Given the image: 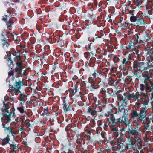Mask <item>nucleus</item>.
<instances>
[{"label":"nucleus","mask_w":153,"mask_h":153,"mask_svg":"<svg viewBox=\"0 0 153 153\" xmlns=\"http://www.w3.org/2000/svg\"><path fill=\"white\" fill-rule=\"evenodd\" d=\"M3 107L2 108H4V109L3 110L4 111L7 113H8V115H4L3 117L1 118L2 122L6 123L8 122H10L11 121L10 117L15 116L14 109L13 108L12 111L10 113H9L8 112V105L4 104Z\"/></svg>","instance_id":"nucleus-1"},{"label":"nucleus","mask_w":153,"mask_h":153,"mask_svg":"<svg viewBox=\"0 0 153 153\" xmlns=\"http://www.w3.org/2000/svg\"><path fill=\"white\" fill-rule=\"evenodd\" d=\"M7 55V61L8 62V63H10L9 65V67L11 66V65H13L14 64V61H13L12 59V57L13 56H14L13 58V60L16 59L18 58L19 57L21 56L20 53H19V52H16V53H8L6 52Z\"/></svg>","instance_id":"nucleus-2"},{"label":"nucleus","mask_w":153,"mask_h":153,"mask_svg":"<svg viewBox=\"0 0 153 153\" xmlns=\"http://www.w3.org/2000/svg\"><path fill=\"white\" fill-rule=\"evenodd\" d=\"M146 111L145 110H142L139 114V118L143 122H145L146 123H149L150 122V119L149 117H146L145 113Z\"/></svg>","instance_id":"nucleus-3"},{"label":"nucleus","mask_w":153,"mask_h":153,"mask_svg":"<svg viewBox=\"0 0 153 153\" xmlns=\"http://www.w3.org/2000/svg\"><path fill=\"white\" fill-rule=\"evenodd\" d=\"M131 64L132 61L128 60L127 59H126V58H123V59L121 60L120 66V67H131Z\"/></svg>","instance_id":"nucleus-4"},{"label":"nucleus","mask_w":153,"mask_h":153,"mask_svg":"<svg viewBox=\"0 0 153 153\" xmlns=\"http://www.w3.org/2000/svg\"><path fill=\"white\" fill-rule=\"evenodd\" d=\"M7 15H5V17L2 18V20L4 22H5L6 23V25L7 26V28L9 27H12V26L13 25L14 22V20L12 18H10L9 19L8 21L7 20Z\"/></svg>","instance_id":"nucleus-5"},{"label":"nucleus","mask_w":153,"mask_h":153,"mask_svg":"<svg viewBox=\"0 0 153 153\" xmlns=\"http://www.w3.org/2000/svg\"><path fill=\"white\" fill-rule=\"evenodd\" d=\"M128 133L132 135H134L135 137H136V136H139L140 134V131L138 127L134 129L129 130Z\"/></svg>","instance_id":"nucleus-6"},{"label":"nucleus","mask_w":153,"mask_h":153,"mask_svg":"<svg viewBox=\"0 0 153 153\" xmlns=\"http://www.w3.org/2000/svg\"><path fill=\"white\" fill-rule=\"evenodd\" d=\"M14 64L12 65V66L16 65L18 67H22L23 64V61L21 60V56L18 58L14 60Z\"/></svg>","instance_id":"nucleus-7"},{"label":"nucleus","mask_w":153,"mask_h":153,"mask_svg":"<svg viewBox=\"0 0 153 153\" xmlns=\"http://www.w3.org/2000/svg\"><path fill=\"white\" fill-rule=\"evenodd\" d=\"M104 35L103 32L102 31H101L100 32L97 31V33L95 34V36L93 38L94 41V40H97L98 39H102V37Z\"/></svg>","instance_id":"nucleus-8"},{"label":"nucleus","mask_w":153,"mask_h":153,"mask_svg":"<svg viewBox=\"0 0 153 153\" xmlns=\"http://www.w3.org/2000/svg\"><path fill=\"white\" fill-rule=\"evenodd\" d=\"M120 57L119 55H115L113 58V61L116 65L120 67V63L121 61H120L119 57Z\"/></svg>","instance_id":"nucleus-9"},{"label":"nucleus","mask_w":153,"mask_h":153,"mask_svg":"<svg viewBox=\"0 0 153 153\" xmlns=\"http://www.w3.org/2000/svg\"><path fill=\"white\" fill-rule=\"evenodd\" d=\"M145 24V23L143 17L140 19H137L136 23H134V24L135 26L136 25L137 26H144Z\"/></svg>","instance_id":"nucleus-10"},{"label":"nucleus","mask_w":153,"mask_h":153,"mask_svg":"<svg viewBox=\"0 0 153 153\" xmlns=\"http://www.w3.org/2000/svg\"><path fill=\"white\" fill-rule=\"evenodd\" d=\"M146 8L149 10L148 12V14L150 15L153 14V3H149L147 6Z\"/></svg>","instance_id":"nucleus-11"},{"label":"nucleus","mask_w":153,"mask_h":153,"mask_svg":"<svg viewBox=\"0 0 153 153\" xmlns=\"http://www.w3.org/2000/svg\"><path fill=\"white\" fill-rule=\"evenodd\" d=\"M134 146L136 147L137 145L138 146V147L137 148L136 147L135 149H134V150H138V149H139L140 147L142 145V143L141 141V140L140 139V138H138L135 140V143H134Z\"/></svg>","instance_id":"nucleus-12"},{"label":"nucleus","mask_w":153,"mask_h":153,"mask_svg":"<svg viewBox=\"0 0 153 153\" xmlns=\"http://www.w3.org/2000/svg\"><path fill=\"white\" fill-rule=\"evenodd\" d=\"M134 45L133 43H129L126 44L125 48L127 50L131 51H133L134 48Z\"/></svg>","instance_id":"nucleus-13"},{"label":"nucleus","mask_w":153,"mask_h":153,"mask_svg":"<svg viewBox=\"0 0 153 153\" xmlns=\"http://www.w3.org/2000/svg\"><path fill=\"white\" fill-rule=\"evenodd\" d=\"M143 123H144L145 124L144 126V128L143 129L144 131L147 132L148 131H151L152 128L150 124L151 121L148 123H146L145 122H143Z\"/></svg>","instance_id":"nucleus-14"},{"label":"nucleus","mask_w":153,"mask_h":153,"mask_svg":"<svg viewBox=\"0 0 153 153\" xmlns=\"http://www.w3.org/2000/svg\"><path fill=\"white\" fill-rule=\"evenodd\" d=\"M22 82L21 81H19L18 82H16V84L14 85V86H12L11 87H10L11 85H10V87L11 88H14V89H16L17 90H19L20 88V87L21 86Z\"/></svg>","instance_id":"nucleus-15"},{"label":"nucleus","mask_w":153,"mask_h":153,"mask_svg":"<svg viewBox=\"0 0 153 153\" xmlns=\"http://www.w3.org/2000/svg\"><path fill=\"white\" fill-rule=\"evenodd\" d=\"M63 104V109L65 112H66L67 111L71 110V109L69 107V104L66 105L65 102H64Z\"/></svg>","instance_id":"nucleus-16"},{"label":"nucleus","mask_w":153,"mask_h":153,"mask_svg":"<svg viewBox=\"0 0 153 153\" xmlns=\"http://www.w3.org/2000/svg\"><path fill=\"white\" fill-rule=\"evenodd\" d=\"M137 18V16H134L133 13H132L130 19L131 22L134 23L136 21Z\"/></svg>","instance_id":"nucleus-17"},{"label":"nucleus","mask_w":153,"mask_h":153,"mask_svg":"<svg viewBox=\"0 0 153 153\" xmlns=\"http://www.w3.org/2000/svg\"><path fill=\"white\" fill-rule=\"evenodd\" d=\"M1 40L3 42L2 43L3 47L4 48H8L10 45L8 42L6 40H4V39H2Z\"/></svg>","instance_id":"nucleus-18"},{"label":"nucleus","mask_w":153,"mask_h":153,"mask_svg":"<svg viewBox=\"0 0 153 153\" xmlns=\"http://www.w3.org/2000/svg\"><path fill=\"white\" fill-rule=\"evenodd\" d=\"M25 97V95L21 94V95L19 98V100L21 101L20 103L22 105H23L24 103Z\"/></svg>","instance_id":"nucleus-19"},{"label":"nucleus","mask_w":153,"mask_h":153,"mask_svg":"<svg viewBox=\"0 0 153 153\" xmlns=\"http://www.w3.org/2000/svg\"><path fill=\"white\" fill-rule=\"evenodd\" d=\"M146 54L149 55L150 60L151 61H152L153 60V51H149L148 52H147Z\"/></svg>","instance_id":"nucleus-20"},{"label":"nucleus","mask_w":153,"mask_h":153,"mask_svg":"<svg viewBox=\"0 0 153 153\" xmlns=\"http://www.w3.org/2000/svg\"><path fill=\"white\" fill-rule=\"evenodd\" d=\"M110 123H111V126H113L116 124V123L117 122L116 120L114 118H112L110 120L109 122Z\"/></svg>","instance_id":"nucleus-21"},{"label":"nucleus","mask_w":153,"mask_h":153,"mask_svg":"<svg viewBox=\"0 0 153 153\" xmlns=\"http://www.w3.org/2000/svg\"><path fill=\"white\" fill-rule=\"evenodd\" d=\"M134 51H135V52H133V53L134 54L136 53L137 56H139L140 54L139 53V51L138 49L137 48H135V47L134 46V48L133 49Z\"/></svg>","instance_id":"nucleus-22"},{"label":"nucleus","mask_w":153,"mask_h":153,"mask_svg":"<svg viewBox=\"0 0 153 153\" xmlns=\"http://www.w3.org/2000/svg\"><path fill=\"white\" fill-rule=\"evenodd\" d=\"M79 64V67L80 66L82 67L83 66H84V67H86V66L85 65H84V61L82 60H81L79 61V62L78 63Z\"/></svg>","instance_id":"nucleus-23"},{"label":"nucleus","mask_w":153,"mask_h":153,"mask_svg":"<svg viewBox=\"0 0 153 153\" xmlns=\"http://www.w3.org/2000/svg\"><path fill=\"white\" fill-rule=\"evenodd\" d=\"M8 76H9V78L10 77H12L11 78H13V70H12V68H11V70L10 71L8 72Z\"/></svg>","instance_id":"nucleus-24"},{"label":"nucleus","mask_w":153,"mask_h":153,"mask_svg":"<svg viewBox=\"0 0 153 153\" xmlns=\"http://www.w3.org/2000/svg\"><path fill=\"white\" fill-rule=\"evenodd\" d=\"M132 116L133 117H137L139 116V115L136 111H134L132 113Z\"/></svg>","instance_id":"nucleus-25"},{"label":"nucleus","mask_w":153,"mask_h":153,"mask_svg":"<svg viewBox=\"0 0 153 153\" xmlns=\"http://www.w3.org/2000/svg\"><path fill=\"white\" fill-rule=\"evenodd\" d=\"M97 53H101L103 55H105V51L99 49L97 50Z\"/></svg>","instance_id":"nucleus-26"},{"label":"nucleus","mask_w":153,"mask_h":153,"mask_svg":"<svg viewBox=\"0 0 153 153\" xmlns=\"http://www.w3.org/2000/svg\"><path fill=\"white\" fill-rule=\"evenodd\" d=\"M132 56H133L132 54H129L128 55V56L126 58L128 60L131 61V60L133 58Z\"/></svg>","instance_id":"nucleus-27"},{"label":"nucleus","mask_w":153,"mask_h":153,"mask_svg":"<svg viewBox=\"0 0 153 153\" xmlns=\"http://www.w3.org/2000/svg\"><path fill=\"white\" fill-rule=\"evenodd\" d=\"M134 41H136V42H138V41H141V40H140V39H139V36L138 34H136L134 36Z\"/></svg>","instance_id":"nucleus-28"},{"label":"nucleus","mask_w":153,"mask_h":153,"mask_svg":"<svg viewBox=\"0 0 153 153\" xmlns=\"http://www.w3.org/2000/svg\"><path fill=\"white\" fill-rule=\"evenodd\" d=\"M17 109L22 114L24 112V109L22 107H18L17 108Z\"/></svg>","instance_id":"nucleus-29"},{"label":"nucleus","mask_w":153,"mask_h":153,"mask_svg":"<svg viewBox=\"0 0 153 153\" xmlns=\"http://www.w3.org/2000/svg\"><path fill=\"white\" fill-rule=\"evenodd\" d=\"M90 15V17L91 19H94L96 17V14L93 13H91L89 14Z\"/></svg>","instance_id":"nucleus-30"},{"label":"nucleus","mask_w":153,"mask_h":153,"mask_svg":"<svg viewBox=\"0 0 153 153\" xmlns=\"http://www.w3.org/2000/svg\"><path fill=\"white\" fill-rule=\"evenodd\" d=\"M139 64V63L136 61H134L133 63V67H141L138 65Z\"/></svg>","instance_id":"nucleus-31"},{"label":"nucleus","mask_w":153,"mask_h":153,"mask_svg":"<svg viewBox=\"0 0 153 153\" xmlns=\"http://www.w3.org/2000/svg\"><path fill=\"white\" fill-rule=\"evenodd\" d=\"M123 117H122L116 120L117 122L121 123L123 121Z\"/></svg>","instance_id":"nucleus-32"},{"label":"nucleus","mask_w":153,"mask_h":153,"mask_svg":"<svg viewBox=\"0 0 153 153\" xmlns=\"http://www.w3.org/2000/svg\"><path fill=\"white\" fill-rule=\"evenodd\" d=\"M133 146H134V144H133L132 143L130 144H128V145H127L126 146V148L128 149H131L133 147Z\"/></svg>","instance_id":"nucleus-33"},{"label":"nucleus","mask_w":153,"mask_h":153,"mask_svg":"<svg viewBox=\"0 0 153 153\" xmlns=\"http://www.w3.org/2000/svg\"><path fill=\"white\" fill-rule=\"evenodd\" d=\"M12 90H13V93H14L16 95L18 94V91H19V92H20V91H19V90H16L14 88H12Z\"/></svg>","instance_id":"nucleus-34"},{"label":"nucleus","mask_w":153,"mask_h":153,"mask_svg":"<svg viewBox=\"0 0 153 153\" xmlns=\"http://www.w3.org/2000/svg\"><path fill=\"white\" fill-rule=\"evenodd\" d=\"M130 51L129 50H126L125 51L123 52H122L124 56H126L127 54L129 53V52Z\"/></svg>","instance_id":"nucleus-35"},{"label":"nucleus","mask_w":153,"mask_h":153,"mask_svg":"<svg viewBox=\"0 0 153 153\" xmlns=\"http://www.w3.org/2000/svg\"><path fill=\"white\" fill-rule=\"evenodd\" d=\"M118 127L120 128V127H118L116 129H115V131H118L119 130H120V131L122 132L124 131H125V130L123 128H120L119 130L118 129Z\"/></svg>","instance_id":"nucleus-36"},{"label":"nucleus","mask_w":153,"mask_h":153,"mask_svg":"<svg viewBox=\"0 0 153 153\" xmlns=\"http://www.w3.org/2000/svg\"><path fill=\"white\" fill-rule=\"evenodd\" d=\"M87 53H88V56H89V58H90L91 56V58H92L94 55V53L92 52H91L90 53L88 52Z\"/></svg>","instance_id":"nucleus-37"},{"label":"nucleus","mask_w":153,"mask_h":153,"mask_svg":"<svg viewBox=\"0 0 153 153\" xmlns=\"http://www.w3.org/2000/svg\"><path fill=\"white\" fill-rule=\"evenodd\" d=\"M129 23L128 22H125L124 23V25L125 27V28H127L128 27H129L128 25H129Z\"/></svg>","instance_id":"nucleus-38"},{"label":"nucleus","mask_w":153,"mask_h":153,"mask_svg":"<svg viewBox=\"0 0 153 153\" xmlns=\"http://www.w3.org/2000/svg\"><path fill=\"white\" fill-rule=\"evenodd\" d=\"M9 53H16V51L14 48H12L10 50V51H9Z\"/></svg>","instance_id":"nucleus-39"},{"label":"nucleus","mask_w":153,"mask_h":153,"mask_svg":"<svg viewBox=\"0 0 153 153\" xmlns=\"http://www.w3.org/2000/svg\"><path fill=\"white\" fill-rule=\"evenodd\" d=\"M122 20L120 21V23H121V26H119L120 27H121V28H125V27L124 25V23H123L122 22Z\"/></svg>","instance_id":"nucleus-40"},{"label":"nucleus","mask_w":153,"mask_h":153,"mask_svg":"<svg viewBox=\"0 0 153 153\" xmlns=\"http://www.w3.org/2000/svg\"><path fill=\"white\" fill-rule=\"evenodd\" d=\"M143 0H136V1L138 4H141Z\"/></svg>","instance_id":"nucleus-41"},{"label":"nucleus","mask_w":153,"mask_h":153,"mask_svg":"<svg viewBox=\"0 0 153 153\" xmlns=\"http://www.w3.org/2000/svg\"><path fill=\"white\" fill-rule=\"evenodd\" d=\"M1 34L3 36H4L6 34L4 32V30H3L2 31V32L1 33Z\"/></svg>","instance_id":"nucleus-42"},{"label":"nucleus","mask_w":153,"mask_h":153,"mask_svg":"<svg viewBox=\"0 0 153 153\" xmlns=\"http://www.w3.org/2000/svg\"><path fill=\"white\" fill-rule=\"evenodd\" d=\"M95 8V7L93 5H92L90 7V10L91 11H92L94 10V9Z\"/></svg>","instance_id":"nucleus-43"},{"label":"nucleus","mask_w":153,"mask_h":153,"mask_svg":"<svg viewBox=\"0 0 153 153\" xmlns=\"http://www.w3.org/2000/svg\"><path fill=\"white\" fill-rule=\"evenodd\" d=\"M145 51H147V52H148L149 51H151V50H149V48L148 47H147L146 48H145Z\"/></svg>","instance_id":"nucleus-44"},{"label":"nucleus","mask_w":153,"mask_h":153,"mask_svg":"<svg viewBox=\"0 0 153 153\" xmlns=\"http://www.w3.org/2000/svg\"><path fill=\"white\" fill-rule=\"evenodd\" d=\"M56 39H59V40H62V38L58 36H56V38H55Z\"/></svg>","instance_id":"nucleus-45"},{"label":"nucleus","mask_w":153,"mask_h":153,"mask_svg":"<svg viewBox=\"0 0 153 153\" xmlns=\"http://www.w3.org/2000/svg\"><path fill=\"white\" fill-rule=\"evenodd\" d=\"M113 22L114 23V24H115L116 25H118V22H117L116 21L114 20Z\"/></svg>","instance_id":"nucleus-46"},{"label":"nucleus","mask_w":153,"mask_h":153,"mask_svg":"<svg viewBox=\"0 0 153 153\" xmlns=\"http://www.w3.org/2000/svg\"><path fill=\"white\" fill-rule=\"evenodd\" d=\"M97 57L98 58V59H100L102 58V55H97Z\"/></svg>","instance_id":"nucleus-47"},{"label":"nucleus","mask_w":153,"mask_h":153,"mask_svg":"<svg viewBox=\"0 0 153 153\" xmlns=\"http://www.w3.org/2000/svg\"><path fill=\"white\" fill-rule=\"evenodd\" d=\"M103 38L102 39H98L97 40H95L97 42H100L101 41H102L103 40Z\"/></svg>","instance_id":"nucleus-48"},{"label":"nucleus","mask_w":153,"mask_h":153,"mask_svg":"<svg viewBox=\"0 0 153 153\" xmlns=\"http://www.w3.org/2000/svg\"><path fill=\"white\" fill-rule=\"evenodd\" d=\"M7 13H9L10 15L11 13L10 10L9 9H7Z\"/></svg>","instance_id":"nucleus-49"},{"label":"nucleus","mask_w":153,"mask_h":153,"mask_svg":"<svg viewBox=\"0 0 153 153\" xmlns=\"http://www.w3.org/2000/svg\"><path fill=\"white\" fill-rule=\"evenodd\" d=\"M7 32V35H10L11 33H10V31H7V30H6Z\"/></svg>","instance_id":"nucleus-50"},{"label":"nucleus","mask_w":153,"mask_h":153,"mask_svg":"<svg viewBox=\"0 0 153 153\" xmlns=\"http://www.w3.org/2000/svg\"><path fill=\"white\" fill-rule=\"evenodd\" d=\"M124 121L126 123L127 121H128V119L127 118H126V117H125V119H124Z\"/></svg>","instance_id":"nucleus-51"},{"label":"nucleus","mask_w":153,"mask_h":153,"mask_svg":"<svg viewBox=\"0 0 153 153\" xmlns=\"http://www.w3.org/2000/svg\"><path fill=\"white\" fill-rule=\"evenodd\" d=\"M126 50H127L126 49V48H123L122 49V50L123 51L122 52H123L124 51H126Z\"/></svg>","instance_id":"nucleus-52"},{"label":"nucleus","mask_w":153,"mask_h":153,"mask_svg":"<svg viewBox=\"0 0 153 153\" xmlns=\"http://www.w3.org/2000/svg\"><path fill=\"white\" fill-rule=\"evenodd\" d=\"M10 36H11L12 37H14V34L12 33H10Z\"/></svg>","instance_id":"nucleus-53"},{"label":"nucleus","mask_w":153,"mask_h":153,"mask_svg":"<svg viewBox=\"0 0 153 153\" xmlns=\"http://www.w3.org/2000/svg\"><path fill=\"white\" fill-rule=\"evenodd\" d=\"M111 14H109L108 15V17L109 19H110L111 18Z\"/></svg>","instance_id":"nucleus-54"},{"label":"nucleus","mask_w":153,"mask_h":153,"mask_svg":"<svg viewBox=\"0 0 153 153\" xmlns=\"http://www.w3.org/2000/svg\"><path fill=\"white\" fill-rule=\"evenodd\" d=\"M9 37L8 36H7V38L6 39L5 38L4 39V40H7V41L9 40Z\"/></svg>","instance_id":"nucleus-55"},{"label":"nucleus","mask_w":153,"mask_h":153,"mask_svg":"<svg viewBox=\"0 0 153 153\" xmlns=\"http://www.w3.org/2000/svg\"><path fill=\"white\" fill-rule=\"evenodd\" d=\"M152 88L151 89V91L153 92V84L152 85Z\"/></svg>","instance_id":"nucleus-56"},{"label":"nucleus","mask_w":153,"mask_h":153,"mask_svg":"<svg viewBox=\"0 0 153 153\" xmlns=\"http://www.w3.org/2000/svg\"><path fill=\"white\" fill-rule=\"evenodd\" d=\"M85 48L86 51L90 50V49H89V48H88V47H85Z\"/></svg>","instance_id":"nucleus-57"},{"label":"nucleus","mask_w":153,"mask_h":153,"mask_svg":"<svg viewBox=\"0 0 153 153\" xmlns=\"http://www.w3.org/2000/svg\"><path fill=\"white\" fill-rule=\"evenodd\" d=\"M14 5V4H13V3H11V4H10V7H11V5Z\"/></svg>","instance_id":"nucleus-58"},{"label":"nucleus","mask_w":153,"mask_h":153,"mask_svg":"<svg viewBox=\"0 0 153 153\" xmlns=\"http://www.w3.org/2000/svg\"><path fill=\"white\" fill-rule=\"evenodd\" d=\"M10 17H11L13 18H14V15H11V16H10Z\"/></svg>","instance_id":"nucleus-59"},{"label":"nucleus","mask_w":153,"mask_h":153,"mask_svg":"<svg viewBox=\"0 0 153 153\" xmlns=\"http://www.w3.org/2000/svg\"><path fill=\"white\" fill-rule=\"evenodd\" d=\"M21 52V51L20 50L18 51H16V52H19V53H20V52Z\"/></svg>","instance_id":"nucleus-60"},{"label":"nucleus","mask_w":153,"mask_h":153,"mask_svg":"<svg viewBox=\"0 0 153 153\" xmlns=\"http://www.w3.org/2000/svg\"><path fill=\"white\" fill-rule=\"evenodd\" d=\"M90 46H91V45H89L88 46V48H89V49H90Z\"/></svg>","instance_id":"nucleus-61"},{"label":"nucleus","mask_w":153,"mask_h":153,"mask_svg":"<svg viewBox=\"0 0 153 153\" xmlns=\"http://www.w3.org/2000/svg\"><path fill=\"white\" fill-rule=\"evenodd\" d=\"M89 80V81L91 82V78H89L88 79Z\"/></svg>","instance_id":"nucleus-62"},{"label":"nucleus","mask_w":153,"mask_h":153,"mask_svg":"<svg viewBox=\"0 0 153 153\" xmlns=\"http://www.w3.org/2000/svg\"><path fill=\"white\" fill-rule=\"evenodd\" d=\"M8 3H9V2H6L5 3V4H8Z\"/></svg>","instance_id":"nucleus-63"},{"label":"nucleus","mask_w":153,"mask_h":153,"mask_svg":"<svg viewBox=\"0 0 153 153\" xmlns=\"http://www.w3.org/2000/svg\"><path fill=\"white\" fill-rule=\"evenodd\" d=\"M149 16L148 15H147V16H145V17H148Z\"/></svg>","instance_id":"nucleus-64"}]
</instances>
